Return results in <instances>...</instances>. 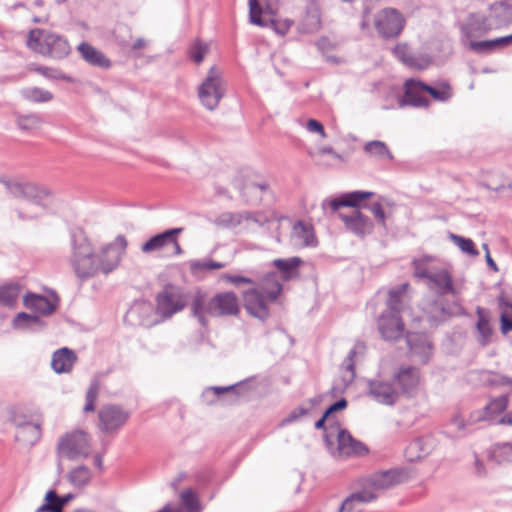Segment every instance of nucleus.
I'll use <instances>...</instances> for the list:
<instances>
[{"label": "nucleus", "instance_id": "obj_1", "mask_svg": "<svg viewBox=\"0 0 512 512\" xmlns=\"http://www.w3.org/2000/svg\"><path fill=\"white\" fill-rule=\"evenodd\" d=\"M433 257L422 256L413 261L415 277L422 279L426 286L440 296L459 293L455 287L452 275L446 268L435 267L431 265Z\"/></svg>", "mask_w": 512, "mask_h": 512}, {"label": "nucleus", "instance_id": "obj_2", "mask_svg": "<svg viewBox=\"0 0 512 512\" xmlns=\"http://www.w3.org/2000/svg\"><path fill=\"white\" fill-rule=\"evenodd\" d=\"M4 184L12 196L25 200L18 211L20 218L30 220L44 213V200L48 196L45 189L30 182L5 181Z\"/></svg>", "mask_w": 512, "mask_h": 512}, {"label": "nucleus", "instance_id": "obj_3", "mask_svg": "<svg viewBox=\"0 0 512 512\" xmlns=\"http://www.w3.org/2000/svg\"><path fill=\"white\" fill-rule=\"evenodd\" d=\"M405 93L399 100V106L411 105L414 107H427L429 100L423 95L429 93L436 101L445 102L452 97V88L448 82L442 81L430 86L422 81L408 79L404 84Z\"/></svg>", "mask_w": 512, "mask_h": 512}, {"label": "nucleus", "instance_id": "obj_4", "mask_svg": "<svg viewBox=\"0 0 512 512\" xmlns=\"http://www.w3.org/2000/svg\"><path fill=\"white\" fill-rule=\"evenodd\" d=\"M72 254L70 264L80 279H88L99 273L92 245L82 231L71 234Z\"/></svg>", "mask_w": 512, "mask_h": 512}, {"label": "nucleus", "instance_id": "obj_5", "mask_svg": "<svg viewBox=\"0 0 512 512\" xmlns=\"http://www.w3.org/2000/svg\"><path fill=\"white\" fill-rule=\"evenodd\" d=\"M27 47L42 56L56 60L64 59L71 51L69 42L63 36L38 28L29 32Z\"/></svg>", "mask_w": 512, "mask_h": 512}, {"label": "nucleus", "instance_id": "obj_6", "mask_svg": "<svg viewBox=\"0 0 512 512\" xmlns=\"http://www.w3.org/2000/svg\"><path fill=\"white\" fill-rule=\"evenodd\" d=\"M225 91L222 72L216 66H212L198 88V97L201 104L206 109L213 111L218 107Z\"/></svg>", "mask_w": 512, "mask_h": 512}, {"label": "nucleus", "instance_id": "obj_7", "mask_svg": "<svg viewBox=\"0 0 512 512\" xmlns=\"http://www.w3.org/2000/svg\"><path fill=\"white\" fill-rule=\"evenodd\" d=\"M90 439L86 432L78 430L62 436L57 446L59 457L75 460L90 454Z\"/></svg>", "mask_w": 512, "mask_h": 512}, {"label": "nucleus", "instance_id": "obj_8", "mask_svg": "<svg viewBox=\"0 0 512 512\" xmlns=\"http://www.w3.org/2000/svg\"><path fill=\"white\" fill-rule=\"evenodd\" d=\"M126 248V238L123 235H118L113 242L104 245L98 253H95L99 273L108 275L117 269Z\"/></svg>", "mask_w": 512, "mask_h": 512}, {"label": "nucleus", "instance_id": "obj_9", "mask_svg": "<svg viewBox=\"0 0 512 512\" xmlns=\"http://www.w3.org/2000/svg\"><path fill=\"white\" fill-rule=\"evenodd\" d=\"M249 4V18L250 22L260 26V27H271L277 34L285 35L293 22L289 19L277 20V19H269L266 20L262 17V15H272L274 11L270 4H267L265 8H263L259 0H248Z\"/></svg>", "mask_w": 512, "mask_h": 512}, {"label": "nucleus", "instance_id": "obj_10", "mask_svg": "<svg viewBox=\"0 0 512 512\" xmlns=\"http://www.w3.org/2000/svg\"><path fill=\"white\" fill-rule=\"evenodd\" d=\"M130 412L115 404L103 405L98 411V428L110 434L120 430L129 420Z\"/></svg>", "mask_w": 512, "mask_h": 512}, {"label": "nucleus", "instance_id": "obj_11", "mask_svg": "<svg viewBox=\"0 0 512 512\" xmlns=\"http://www.w3.org/2000/svg\"><path fill=\"white\" fill-rule=\"evenodd\" d=\"M405 19L395 8L380 10L374 19V25L378 33L384 38L397 37L404 28Z\"/></svg>", "mask_w": 512, "mask_h": 512}, {"label": "nucleus", "instance_id": "obj_12", "mask_svg": "<svg viewBox=\"0 0 512 512\" xmlns=\"http://www.w3.org/2000/svg\"><path fill=\"white\" fill-rule=\"evenodd\" d=\"M367 395L379 404L393 406L399 400V391L393 379L385 380L381 377L367 381Z\"/></svg>", "mask_w": 512, "mask_h": 512}, {"label": "nucleus", "instance_id": "obj_13", "mask_svg": "<svg viewBox=\"0 0 512 512\" xmlns=\"http://www.w3.org/2000/svg\"><path fill=\"white\" fill-rule=\"evenodd\" d=\"M393 382L400 395L408 398L416 395L420 385V371L412 366H402L393 375Z\"/></svg>", "mask_w": 512, "mask_h": 512}, {"label": "nucleus", "instance_id": "obj_14", "mask_svg": "<svg viewBox=\"0 0 512 512\" xmlns=\"http://www.w3.org/2000/svg\"><path fill=\"white\" fill-rule=\"evenodd\" d=\"M493 25L488 17L482 14H470L461 26L462 42L469 48L470 41H476L491 31Z\"/></svg>", "mask_w": 512, "mask_h": 512}, {"label": "nucleus", "instance_id": "obj_15", "mask_svg": "<svg viewBox=\"0 0 512 512\" xmlns=\"http://www.w3.org/2000/svg\"><path fill=\"white\" fill-rule=\"evenodd\" d=\"M186 306V300L178 289L174 287L165 288L157 296V312L165 318L181 311Z\"/></svg>", "mask_w": 512, "mask_h": 512}, {"label": "nucleus", "instance_id": "obj_16", "mask_svg": "<svg viewBox=\"0 0 512 512\" xmlns=\"http://www.w3.org/2000/svg\"><path fill=\"white\" fill-rule=\"evenodd\" d=\"M243 298L247 312L262 321L269 317V305L276 301L268 299L267 294L256 288L246 291Z\"/></svg>", "mask_w": 512, "mask_h": 512}, {"label": "nucleus", "instance_id": "obj_17", "mask_svg": "<svg viewBox=\"0 0 512 512\" xmlns=\"http://www.w3.org/2000/svg\"><path fill=\"white\" fill-rule=\"evenodd\" d=\"M403 480V474L398 470H387L375 473L362 480V489H369L377 496L379 493L399 484Z\"/></svg>", "mask_w": 512, "mask_h": 512}, {"label": "nucleus", "instance_id": "obj_18", "mask_svg": "<svg viewBox=\"0 0 512 512\" xmlns=\"http://www.w3.org/2000/svg\"><path fill=\"white\" fill-rule=\"evenodd\" d=\"M378 330L384 340L400 339L405 331L401 315L382 313L378 320Z\"/></svg>", "mask_w": 512, "mask_h": 512}, {"label": "nucleus", "instance_id": "obj_19", "mask_svg": "<svg viewBox=\"0 0 512 512\" xmlns=\"http://www.w3.org/2000/svg\"><path fill=\"white\" fill-rule=\"evenodd\" d=\"M346 228L357 236L363 237L373 230V223L366 215L354 210L350 215L340 214Z\"/></svg>", "mask_w": 512, "mask_h": 512}, {"label": "nucleus", "instance_id": "obj_20", "mask_svg": "<svg viewBox=\"0 0 512 512\" xmlns=\"http://www.w3.org/2000/svg\"><path fill=\"white\" fill-rule=\"evenodd\" d=\"M508 406V396L501 395L492 399L483 410L475 411L471 414L472 422L495 421L497 416L506 410Z\"/></svg>", "mask_w": 512, "mask_h": 512}, {"label": "nucleus", "instance_id": "obj_21", "mask_svg": "<svg viewBox=\"0 0 512 512\" xmlns=\"http://www.w3.org/2000/svg\"><path fill=\"white\" fill-rule=\"evenodd\" d=\"M291 240L298 247H315L317 245L314 227L312 224L304 221H297L293 225Z\"/></svg>", "mask_w": 512, "mask_h": 512}, {"label": "nucleus", "instance_id": "obj_22", "mask_svg": "<svg viewBox=\"0 0 512 512\" xmlns=\"http://www.w3.org/2000/svg\"><path fill=\"white\" fill-rule=\"evenodd\" d=\"M214 316H232L239 312L237 296L234 292H222L213 297Z\"/></svg>", "mask_w": 512, "mask_h": 512}, {"label": "nucleus", "instance_id": "obj_23", "mask_svg": "<svg viewBox=\"0 0 512 512\" xmlns=\"http://www.w3.org/2000/svg\"><path fill=\"white\" fill-rule=\"evenodd\" d=\"M190 307L192 315L197 318L198 322L203 327H206L208 324L206 316H214L213 297L208 298L207 295L201 291L196 292Z\"/></svg>", "mask_w": 512, "mask_h": 512}, {"label": "nucleus", "instance_id": "obj_24", "mask_svg": "<svg viewBox=\"0 0 512 512\" xmlns=\"http://www.w3.org/2000/svg\"><path fill=\"white\" fill-rule=\"evenodd\" d=\"M338 454L340 456H359L367 452L366 446L352 437L346 430H340L337 436Z\"/></svg>", "mask_w": 512, "mask_h": 512}, {"label": "nucleus", "instance_id": "obj_25", "mask_svg": "<svg viewBox=\"0 0 512 512\" xmlns=\"http://www.w3.org/2000/svg\"><path fill=\"white\" fill-rule=\"evenodd\" d=\"M16 427L15 439L24 445L35 444L41 436L40 426L36 423L28 421H20L17 418L13 419Z\"/></svg>", "mask_w": 512, "mask_h": 512}, {"label": "nucleus", "instance_id": "obj_26", "mask_svg": "<svg viewBox=\"0 0 512 512\" xmlns=\"http://www.w3.org/2000/svg\"><path fill=\"white\" fill-rule=\"evenodd\" d=\"M76 361V353L67 347H63L53 353L51 367L57 374L70 373Z\"/></svg>", "mask_w": 512, "mask_h": 512}, {"label": "nucleus", "instance_id": "obj_27", "mask_svg": "<svg viewBox=\"0 0 512 512\" xmlns=\"http://www.w3.org/2000/svg\"><path fill=\"white\" fill-rule=\"evenodd\" d=\"M183 231L184 228L177 227L156 234L141 245V252L144 254H153L155 252H160L163 249L169 247V240L172 234L182 233Z\"/></svg>", "mask_w": 512, "mask_h": 512}, {"label": "nucleus", "instance_id": "obj_28", "mask_svg": "<svg viewBox=\"0 0 512 512\" xmlns=\"http://www.w3.org/2000/svg\"><path fill=\"white\" fill-rule=\"evenodd\" d=\"M489 20L494 29L512 24V5L507 2H498L490 6Z\"/></svg>", "mask_w": 512, "mask_h": 512}, {"label": "nucleus", "instance_id": "obj_29", "mask_svg": "<svg viewBox=\"0 0 512 512\" xmlns=\"http://www.w3.org/2000/svg\"><path fill=\"white\" fill-rule=\"evenodd\" d=\"M77 50L88 64L103 69L110 68L111 61L91 44L82 42L78 45Z\"/></svg>", "mask_w": 512, "mask_h": 512}, {"label": "nucleus", "instance_id": "obj_30", "mask_svg": "<svg viewBox=\"0 0 512 512\" xmlns=\"http://www.w3.org/2000/svg\"><path fill=\"white\" fill-rule=\"evenodd\" d=\"M512 43V34L491 40L470 41L469 49L478 54H489L501 50Z\"/></svg>", "mask_w": 512, "mask_h": 512}, {"label": "nucleus", "instance_id": "obj_31", "mask_svg": "<svg viewBox=\"0 0 512 512\" xmlns=\"http://www.w3.org/2000/svg\"><path fill=\"white\" fill-rule=\"evenodd\" d=\"M252 220L257 222L256 214L243 211V212H223L218 215L213 223L221 228H235L239 226L243 221Z\"/></svg>", "mask_w": 512, "mask_h": 512}, {"label": "nucleus", "instance_id": "obj_32", "mask_svg": "<svg viewBox=\"0 0 512 512\" xmlns=\"http://www.w3.org/2000/svg\"><path fill=\"white\" fill-rule=\"evenodd\" d=\"M377 499V495L369 489H361L347 497L338 512H360L359 504L369 503Z\"/></svg>", "mask_w": 512, "mask_h": 512}, {"label": "nucleus", "instance_id": "obj_33", "mask_svg": "<svg viewBox=\"0 0 512 512\" xmlns=\"http://www.w3.org/2000/svg\"><path fill=\"white\" fill-rule=\"evenodd\" d=\"M434 448V440L430 436L414 439L406 448V456L410 461L421 459Z\"/></svg>", "mask_w": 512, "mask_h": 512}, {"label": "nucleus", "instance_id": "obj_34", "mask_svg": "<svg viewBox=\"0 0 512 512\" xmlns=\"http://www.w3.org/2000/svg\"><path fill=\"white\" fill-rule=\"evenodd\" d=\"M407 344L410 351L419 356L423 363H426L431 355L432 345L429 340L419 334H407Z\"/></svg>", "mask_w": 512, "mask_h": 512}, {"label": "nucleus", "instance_id": "obj_35", "mask_svg": "<svg viewBox=\"0 0 512 512\" xmlns=\"http://www.w3.org/2000/svg\"><path fill=\"white\" fill-rule=\"evenodd\" d=\"M302 262V259L299 257H291L288 259H275L272 264L280 272L281 280L289 281L298 277V269Z\"/></svg>", "mask_w": 512, "mask_h": 512}, {"label": "nucleus", "instance_id": "obj_36", "mask_svg": "<svg viewBox=\"0 0 512 512\" xmlns=\"http://www.w3.org/2000/svg\"><path fill=\"white\" fill-rule=\"evenodd\" d=\"M235 186L240 190L242 196L246 198V201L250 203L260 201L261 194L269 190V184L266 181H249L241 186L238 180H236Z\"/></svg>", "mask_w": 512, "mask_h": 512}, {"label": "nucleus", "instance_id": "obj_37", "mask_svg": "<svg viewBox=\"0 0 512 512\" xmlns=\"http://www.w3.org/2000/svg\"><path fill=\"white\" fill-rule=\"evenodd\" d=\"M23 304L26 308L33 309L43 315L52 314L56 308V305L48 298L33 293L25 295Z\"/></svg>", "mask_w": 512, "mask_h": 512}, {"label": "nucleus", "instance_id": "obj_38", "mask_svg": "<svg viewBox=\"0 0 512 512\" xmlns=\"http://www.w3.org/2000/svg\"><path fill=\"white\" fill-rule=\"evenodd\" d=\"M408 287V283H403L389 291L386 303L387 309L383 313L400 315L403 307V298Z\"/></svg>", "mask_w": 512, "mask_h": 512}, {"label": "nucleus", "instance_id": "obj_39", "mask_svg": "<svg viewBox=\"0 0 512 512\" xmlns=\"http://www.w3.org/2000/svg\"><path fill=\"white\" fill-rule=\"evenodd\" d=\"M373 196L372 192L354 191L343 195L341 198L333 199L328 202L333 211L340 207H356L361 201Z\"/></svg>", "mask_w": 512, "mask_h": 512}, {"label": "nucleus", "instance_id": "obj_40", "mask_svg": "<svg viewBox=\"0 0 512 512\" xmlns=\"http://www.w3.org/2000/svg\"><path fill=\"white\" fill-rule=\"evenodd\" d=\"M72 498V494H67L60 497L54 490H50L46 493V502L40 506L36 512H62L63 506L67 504Z\"/></svg>", "mask_w": 512, "mask_h": 512}, {"label": "nucleus", "instance_id": "obj_41", "mask_svg": "<svg viewBox=\"0 0 512 512\" xmlns=\"http://www.w3.org/2000/svg\"><path fill=\"white\" fill-rule=\"evenodd\" d=\"M476 314L478 317L477 330L480 334L479 342L485 346L490 342L492 336V328L490 325V313L489 310L477 307Z\"/></svg>", "mask_w": 512, "mask_h": 512}, {"label": "nucleus", "instance_id": "obj_42", "mask_svg": "<svg viewBox=\"0 0 512 512\" xmlns=\"http://www.w3.org/2000/svg\"><path fill=\"white\" fill-rule=\"evenodd\" d=\"M257 289L262 290L264 294H267L268 299L277 300L278 296L282 292V284L277 273L271 272L266 274L261 282L260 287Z\"/></svg>", "mask_w": 512, "mask_h": 512}, {"label": "nucleus", "instance_id": "obj_43", "mask_svg": "<svg viewBox=\"0 0 512 512\" xmlns=\"http://www.w3.org/2000/svg\"><path fill=\"white\" fill-rule=\"evenodd\" d=\"M364 152L379 161L392 160L393 155L385 142L373 140L367 142L363 147Z\"/></svg>", "mask_w": 512, "mask_h": 512}, {"label": "nucleus", "instance_id": "obj_44", "mask_svg": "<svg viewBox=\"0 0 512 512\" xmlns=\"http://www.w3.org/2000/svg\"><path fill=\"white\" fill-rule=\"evenodd\" d=\"M17 127L26 132L35 131L41 128L43 124L42 116L39 113L15 114Z\"/></svg>", "mask_w": 512, "mask_h": 512}, {"label": "nucleus", "instance_id": "obj_45", "mask_svg": "<svg viewBox=\"0 0 512 512\" xmlns=\"http://www.w3.org/2000/svg\"><path fill=\"white\" fill-rule=\"evenodd\" d=\"M21 293L18 283L10 282L0 286V304L6 307H14Z\"/></svg>", "mask_w": 512, "mask_h": 512}, {"label": "nucleus", "instance_id": "obj_46", "mask_svg": "<svg viewBox=\"0 0 512 512\" xmlns=\"http://www.w3.org/2000/svg\"><path fill=\"white\" fill-rule=\"evenodd\" d=\"M22 97L33 103H47L53 100V94L40 87H27L21 90Z\"/></svg>", "mask_w": 512, "mask_h": 512}, {"label": "nucleus", "instance_id": "obj_47", "mask_svg": "<svg viewBox=\"0 0 512 512\" xmlns=\"http://www.w3.org/2000/svg\"><path fill=\"white\" fill-rule=\"evenodd\" d=\"M30 70L42 75L49 80H63L68 83L74 82L73 77L65 74L58 68L32 64L30 66Z\"/></svg>", "mask_w": 512, "mask_h": 512}, {"label": "nucleus", "instance_id": "obj_48", "mask_svg": "<svg viewBox=\"0 0 512 512\" xmlns=\"http://www.w3.org/2000/svg\"><path fill=\"white\" fill-rule=\"evenodd\" d=\"M42 325L40 318L35 314L18 313L13 319V326L20 330H34Z\"/></svg>", "mask_w": 512, "mask_h": 512}, {"label": "nucleus", "instance_id": "obj_49", "mask_svg": "<svg viewBox=\"0 0 512 512\" xmlns=\"http://www.w3.org/2000/svg\"><path fill=\"white\" fill-rule=\"evenodd\" d=\"M321 26L320 11L316 5H311L307 9L306 16L302 23V30L305 33H314L319 30Z\"/></svg>", "mask_w": 512, "mask_h": 512}, {"label": "nucleus", "instance_id": "obj_50", "mask_svg": "<svg viewBox=\"0 0 512 512\" xmlns=\"http://www.w3.org/2000/svg\"><path fill=\"white\" fill-rule=\"evenodd\" d=\"M91 471L86 466H78L68 474V480L76 487H83L89 483L91 479Z\"/></svg>", "mask_w": 512, "mask_h": 512}, {"label": "nucleus", "instance_id": "obj_51", "mask_svg": "<svg viewBox=\"0 0 512 512\" xmlns=\"http://www.w3.org/2000/svg\"><path fill=\"white\" fill-rule=\"evenodd\" d=\"M490 457L497 463L512 461V444H495L490 450Z\"/></svg>", "mask_w": 512, "mask_h": 512}, {"label": "nucleus", "instance_id": "obj_52", "mask_svg": "<svg viewBox=\"0 0 512 512\" xmlns=\"http://www.w3.org/2000/svg\"><path fill=\"white\" fill-rule=\"evenodd\" d=\"M365 350V345L361 342H358L354 345V347L350 350L349 354L345 358V360L342 363V368H344L348 373L349 376L345 378L347 381L351 382L355 376V370H354V357L357 354L363 353Z\"/></svg>", "mask_w": 512, "mask_h": 512}, {"label": "nucleus", "instance_id": "obj_53", "mask_svg": "<svg viewBox=\"0 0 512 512\" xmlns=\"http://www.w3.org/2000/svg\"><path fill=\"white\" fill-rule=\"evenodd\" d=\"M424 312L431 324L442 322L446 316V309L438 301H434L425 306Z\"/></svg>", "mask_w": 512, "mask_h": 512}, {"label": "nucleus", "instance_id": "obj_54", "mask_svg": "<svg viewBox=\"0 0 512 512\" xmlns=\"http://www.w3.org/2000/svg\"><path fill=\"white\" fill-rule=\"evenodd\" d=\"M449 238L451 241L465 254L476 257L479 255V251L475 247L474 242L470 238H465L451 233Z\"/></svg>", "mask_w": 512, "mask_h": 512}, {"label": "nucleus", "instance_id": "obj_55", "mask_svg": "<svg viewBox=\"0 0 512 512\" xmlns=\"http://www.w3.org/2000/svg\"><path fill=\"white\" fill-rule=\"evenodd\" d=\"M100 391V383L97 379L91 381L88 390L86 392V403L83 408L84 412H93L95 411V402L98 398V394Z\"/></svg>", "mask_w": 512, "mask_h": 512}, {"label": "nucleus", "instance_id": "obj_56", "mask_svg": "<svg viewBox=\"0 0 512 512\" xmlns=\"http://www.w3.org/2000/svg\"><path fill=\"white\" fill-rule=\"evenodd\" d=\"M319 403L318 398H312L309 400V407L299 406L292 410L289 415L282 420V424H290L297 421L301 417L308 415L310 410Z\"/></svg>", "mask_w": 512, "mask_h": 512}, {"label": "nucleus", "instance_id": "obj_57", "mask_svg": "<svg viewBox=\"0 0 512 512\" xmlns=\"http://www.w3.org/2000/svg\"><path fill=\"white\" fill-rule=\"evenodd\" d=\"M208 49L206 43L197 40L189 48V56L195 63L199 64L203 61Z\"/></svg>", "mask_w": 512, "mask_h": 512}, {"label": "nucleus", "instance_id": "obj_58", "mask_svg": "<svg viewBox=\"0 0 512 512\" xmlns=\"http://www.w3.org/2000/svg\"><path fill=\"white\" fill-rule=\"evenodd\" d=\"M310 155L316 158L321 164H327L323 161L325 156H329L332 161L341 162L344 160L343 157L331 147H320L315 153H310Z\"/></svg>", "mask_w": 512, "mask_h": 512}, {"label": "nucleus", "instance_id": "obj_59", "mask_svg": "<svg viewBox=\"0 0 512 512\" xmlns=\"http://www.w3.org/2000/svg\"><path fill=\"white\" fill-rule=\"evenodd\" d=\"M430 64V60L427 56L424 55H415L412 54L406 66L410 68H415L418 70L426 69Z\"/></svg>", "mask_w": 512, "mask_h": 512}, {"label": "nucleus", "instance_id": "obj_60", "mask_svg": "<svg viewBox=\"0 0 512 512\" xmlns=\"http://www.w3.org/2000/svg\"><path fill=\"white\" fill-rule=\"evenodd\" d=\"M365 207L372 212L377 222L385 227L386 216L382 205L380 203H373L371 205H366Z\"/></svg>", "mask_w": 512, "mask_h": 512}, {"label": "nucleus", "instance_id": "obj_61", "mask_svg": "<svg viewBox=\"0 0 512 512\" xmlns=\"http://www.w3.org/2000/svg\"><path fill=\"white\" fill-rule=\"evenodd\" d=\"M394 55L406 65L408 60L410 59L412 53L409 51L407 45L399 44L393 49Z\"/></svg>", "mask_w": 512, "mask_h": 512}, {"label": "nucleus", "instance_id": "obj_62", "mask_svg": "<svg viewBox=\"0 0 512 512\" xmlns=\"http://www.w3.org/2000/svg\"><path fill=\"white\" fill-rule=\"evenodd\" d=\"M471 423H473L471 418L467 422L461 415L457 414L451 419L450 425L454 427L458 433H463Z\"/></svg>", "mask_w": 512, "mask_h": 512}, {"label": "nucleus", "instance_id": "obj_63", "mask_svg": "<svg viewBox=\"0 0 512 512\" xmlns=\"http://www.w3.org/2000/svg\"><path fill=\"white\" fill-rule=\"evenodd\" d=\"M306 128L311 133H318L321 135V137H323V138L326 137V133H325L323 125L315 119L308 120V122L306 124Z\"/></svg>", "mask_w": 512, "mask_h": 512}, {"label": "nucleus", "instance_id": "obj_64", "mask_svg": "<svg viewBox=\"0 0 512 512\" xmlns=\"http://www.w3.org/2000/svg\"><path fill=\"white\" fill-rule=\"evenodd\" d=\"M501 332L507 334L512 331V318H509L506 313H502L500 316Z\"/></svg>", "mask_w": 512, "mask_h": 512}]
</instances>
